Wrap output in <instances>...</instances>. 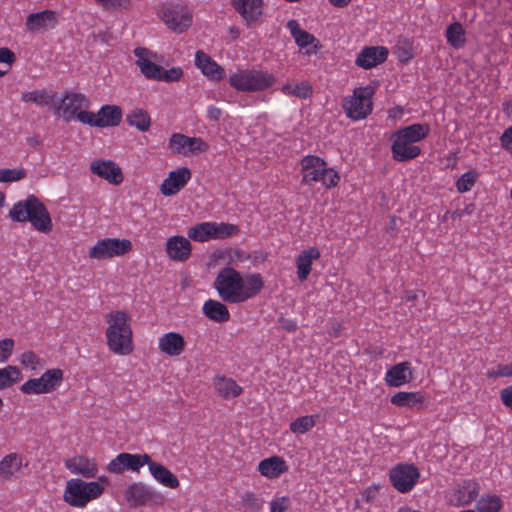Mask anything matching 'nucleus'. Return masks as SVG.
Here are the masks:
<instances>
[{"label":"nucleus","mask_w":512,"mask_h":512,"mask_svg":"<svg viewBox=\"0 0 512 512\" xmlns=\"http://www.w3.org/2000/svg\"><path fill=\"white\" fill-rule=\"evenodd\" d=\"M214 288L224 302L237 304L257 296L264 288V281L259 273L244 278L236 269L224 267L214 280Z\"/></svg>","instance_id":"nucleus-1"},{"label":"nucleus","mask_w":512,"mask_h":512,"mask_svg":"<svg viewBox=\"0 0 512 512\" xmlns=\"http://www.w3.org/2000/svg\"><path fill=\"white\" fill-rule=\"evenodd\" d=\"M108 324L106 330L107 345L115 354L128 355L133 351L130 316L123 310L112 311L105 315Z\"/></svg>","instance_id":"nucleus-2"},{"label":"nucleus","mask_w":512,"mask_h":512,"mask_svg":"<svg viewBox=\"0 0 512 512\" xmlns=\"http://www.w3.org/2000/svg\"><path fill=\"white\" fill-rule=\"evenodd\" d=\"M9 217L15 222H27L39 232L49 233L53 224L44 204L34 195L18 201L9 211Z\"/></svg>","instance_id":"nucleus-3"},{"label":"nucleus","mask_w":512,"mask_h":512,"mask_svg":"<svg viewBox=\"0 0 512 512\" xmlns=\"http://www.w3.org/2000/svg\"><path fill=\"white\" fill-rule=\"evenodd\" d=\"M302 184L310 185L320 182L326 188L335 187L339 180V174L332 168L327 167V163L315 155L305 156L301 160Z\"/></svg>","instance_id":"nucleus-4"},{"label":"nucleus","mask_w":512,"mask_h":512,"mask_svg":"<svg viewBox=\"0 0 512 512\" xmlns=\"http://www.w3.org/2000/svg\"><path fill=\"white\" fill-rule=\"evenodd\" d=\"M229 84L241 92H257L270 88L275 83L273 74L254 69L238 70L229 76Z\"/></svg>","instance_id":"nucleus-5"},{"label":"nucleus","mask_w":512,"mask_h":512,"mask_svg":"<svg viewBox=\"0 0 512 512\" xmlns=\"http://www.w3.org/2000/svg\"><path fill=\"white\" fill-rule=\"evenodd\" d=\"M104 491L99 482H85L73 478L66 482L64 501L72 507L84 508L91 500L98 498Z\"/></svg>","instance_id":"nucleus-6"},{"label":"nucleus","mask_w":512,"mask_h":512,"mask_svg":"<svg viewBox=\"0 0 512 512\" xmlns=\"http://www.w3.org/2000/svg\"><path fill=\"white\" fill-rule=\"evenodd\" d=\"M372 96L370 86L356 88L352 96L343 100L342 107L347 117L352 120L365 119L372 112Z\"/></svg>","instance_id":"nucleus-7"},{"label":"nucleus","mask_w":512,"mask_h":512,"mask_svg":"<svg viewBox=\"0 0 512 512\" xmlns=\"http://www.w3.org/2000/svg\"><path fill=\"white\" fill-rule=\"evenodd\" d=\"M124 498L130 508L146 505H163L165 502V497L160 492L143 482L130 484L124 492Z\"/></svg>","instance_id":"nucleus-8"},{"label":"nucleus","mask_w":512,"mask_h":512,"mask_svg":"<svg viewBox=\"0 0 512 512\" xmlns=\"http://www.w3.org/2000/svg\"><path fill=\"white\" fill-rule=\"evenodd\" d=\"M133 249L132 242L129 239L104 238L98 240L90 248L88 256L95 260H107L114 257H121Z\"/></svg>","instance_id":"nucleus-9"},{"label":"nucleus","mask_w":512,"mask_h":512,"mask_svg":"<svg viewBox=\"0 0 512 512\" xmlns=\"http://www.w3.org/2000/svg\"><path fill=\"white\" fill-rule=\"evenodd\" d=\"M63 377L64 373L61 369H48L41 377L32 378L23 383L20 390L26 395L51 393L61 385Z\"/></svg>","instance_id":"nucleus-10"},{"label":"nucleus","mask_w":512,"mask_h":512,"mask_svg":"<svg viewBox=\"0 0 512 512\" xmlns=\"http://www.w3.org/2000/svg\"><path fill=\"white\" fill-rule=\"evenodd\" d=\"M159 16L169 29L182 33L192 25V14L187 6L181 4L164 5Z\"/></svg>","instance_id":"nucleus-11"},{"label":"nucleus","mask_w":512,"mask_h":512,"mask_svg":"<svg viewBox=\"0 0 512 512\" xmlns=\"http://www.w3.org/2000/svg\"><path fill=\"white\" fill-rule=\"evenodd\" d=\"M419 477V470L412 464H398L389 472L393 487L400 493L411 491Z\"/></svg>","instance_id":"nucleus-12"},{"label":"nucleus","mask_w":512,"mask_h":512,"mask_svg":"<svg viewBox=\"0 0 512 512\" xmlns=\"http://www.w3.org/2000/svg\"><path fill=\"white\" fill-rule=\"evenodd\" d=\"M90 106L89 99L81 93L65 92L60 100V104L55 106V114L63 117L64 120L70 121L77 117L82 109Z\"/></svg>","instance_id":"nucleus-13"},{"label":"nucleus","mask_w":512,"mask_h":512,"mask_svg":"<svg viewBox=\"0 0 512 512\" xmlns=\"http://www.w3.org/2000/svg\"><path fill=\"white\" fill-rule=\"evenodd\" d=\"M150 461L148 454H131L120 453L113 458L107 465L108 472L113 474H122L129 470L132 472H139L140 468L147 465Z\"/></svg>","instance_id":"nucleus-14"},{"label":"nucleus","mask_w":512,"mask_h":512,"mask_svg":"<svg viewBox=\"0 0 512 512\" xmlns=\"http://www.w3.org/2000/svg\"><path fill=\"white\" fill-rule=\"evenodd\" d=\"M208 147V144L201 138L188 137L180 133H174L169 139V148L173 153L184 156L190 153L206 152Z\"/></svg>","instance_id":"nucleus-15"},{"label":"nucleus","mask_w":512,"mask_h":512,"mask_svg":"<svg viewBox=\"0 0 512 512\" xmlns=\"http://www.w3.org/2000/svg\"><path fill=\"white\" fill-rule=\"evenodd\" d=\"M134 55L137 58L136 65L147 79L156 81L161 79L163 67L154 62L157 58L156 53L147 48L137 47L134 49Z\"/></svg>","instance_id":"nucleus-16"},{"label":"nucleus","mask_w":512,"mask_h":512,"mask_svg":"<svg viewBox=\"0 0 512 512\" xmlns=\"http://www.w3.org/2000/svg\"><path fill=\"white\" fill-rule=\"evenodd\" d=\"M58 13L54 10H43L31 13L26 18V29L31 33L54 29L58 25Z\"/></svg>","instance_id":"nucleus-17"},{"label":"nucleus","mask_w":512,"mask_h":512,"mask_svg":"<svg viewBox=\"0 0 512 512\" xmlns=\"http://www.w3.org/2000/svg\"><path fill=\"white\" fill-rule=\"evenodd\" d=\"M90 170L113 185H119L124 180L121 168L112 160L96 159L91 162Z\"/></svg>","instance_id":"nucleus-18"},{"label":"nucleus","mask_w":512,"mask_h":512,"mask_svg":"<svg viewBox=\"0 0 512 512\" xmlns=\"http://www.w3.org/2000/svg\"><path fill=\"white\" fill-rule=\"evenodd\" d=\"M391 152L395 161L406 162L417 158L421 154V148L413 142L403 138L397 131L392 134Z\"/></svg>","instance_id":"nucleus-19"},{"label":"nucleus","mask_w":512,"mask_h":512,"mask_svg":"<svg viewBox=\"0 0 512 512\" xmlns=\"http://www.w3.org/2000/svg\"><path fill=\"white\" fill-rule=\"evenodd\" d=\"M388 49L383 46L364 47L357 55L355 64L363 69H371L386 61Z\"/></svg>","instance_id":"nucleus-20"},{"label":"nucleus","mask_w":512,"mask_h":512,"mask_svg":"<svg viewBox=\"0 0 512 512\" xmlns=\"http://www.w3.org/2000/svg\"><path fill=\"white\" fill-rule=\"evenodd\" d=\"M231 4L247 25L259 22L263 14V0H231Z\"/></svg>","instance_id":"nucleus-21"},{"label":"nucleus","mask_w":512,"mask_h":512,"mask_svg":"<svg viewBox=\"0 0 512 512\" xmlns=\"http://www.w3.org/2000/svg\"><path fill=\"white\" fill-rule=\"evenodd\" d=\"M190 179L191 171L186 167L171 171L168 177L162 182L160 191L165 196H172L178 193Z\"/></svg>","instance_id":"nucleus-22"},{"label":"nucleus","mask_w":512,"mask_h":512,"mask_svg":"<svg viewBox=\"0 0 512 512\" xmlns=\"http://www.w3.org/2000/svg\"><path fill=\"white\" fill-rule=\"evenodd\" d=\"M65 467L73 474L84 478H94L98 474V465L93 458L77 455L65 461Z\"/></svg>","instance_id":"nucleus-23"},{"label":"nucleus","mask_w":512,"mask_h":512,"mask_svg":"<svg viewBox=\"0 0 512 512\" xmlns=\"http://www.w3.org/2000/svg\"><path fill=\"white\" fill-rule=\"evenodd\" d=\"M185 339L177 332H168L162 335L158 340L159 350L170 357L181 355L185 350Z\"/></svg>","instance_id":"nucleus-24"},{"label":"nucleus","mask_w":512,"mask_h":512,"mask_svg":"<svg viewBox=\"0 0 512 512\" xmlns=\"http://www.w3.org/2000/svg\"><path fill=\"white\" fill-rule=\"evenodd\" d=\"M166 253L174 261L184 262L191 254V243L183 236H172L166 242Z\"/></svg>","instance_id":"nucleus-25"},{"label":"nucleus","mask_w":512,"mask_h":512,"mask_svg":"<svg viewBox=\"0 0 512 512\" xmlns=\"http://www.w3.org/2000/svg\"><path fill=\"white\" fill-rule=\"evenodd\" d=\"M147 466L153 478L161 485L170 489H176L180 486L177 476L161 463L150 458Z\"/></svg>","instance_id":"nucleus-26"},{"label":"nucleus","mask_w":512,"mask_h":512,"mask_svg":"<svg viewBox=\"0 0 512 512\" xmlns=\"http://www.w3.org/2000/svg\"><path fill=\"white\" fill-rule=\"evenodd\" d=\"M412 379V371L410 363L405 361L392 366L385 376L387 385L391 387H400L409 383Z\"/></svg>","instance_id":"nucleus-27"},{"label":"nucleus","mask_w":512,"mask_h":512,"mask_svg":"<svg viewBox=\"0 0 512 512\" xmlns=\"http://www.w3.org/2000/svg\"><path fill=\"white\" fill-rule=\"evenodd\" d=\"M195 64L201 69L204 75L212 80H220L225 75L224 69L203 51L196 52Z\"/></svg>","instance_id":"nucleus-28"},{"label":"nucleus","mask_w":512,"mask_h":512,"mask_svg":"<svg viewBox=\"0 0 512 512\" xmlns=\"http://www.w3.org/2000/svg\"><path fill=\"white\" fill-rule=\"evenodd\" d=\"M320 258V251L316 247L303 250L296 258L297 277L300 281H305L310 272L314 260Z\"/></svg>","instance_id":"nucleus-29"},{"label":"nucleus","mask_w":512,"mask_h":512,"mask_svg":"<svg viewBox=\"0 0 512 512\" xmlns=\"http://www.w3.org/2000/svg\"><path fill=\"white\" fill-rule=\"evenodd\" d=\"M259 472L270 479L278 478L281 474L288 471V466L283 458L272 456L260 461L258 465Z\"/></svg>","instance_id":"nucleus-30"},{"label":"nucleus","mask_w":512,"mask_h":512,"mask_svg":"<svg viewBox=\"0 0 512 512\" xmlns=\"http://www.w3.org/2000/svg\"><path fill=\"white\" fill-rule=\"evenodd\" d=\"M203 314L215 322H227L230 319V313L226 305L220 301L209 299L203 305Z\"/></svg>","instance_id":"nucleus-31"},{"label":"nucleus","mask_w":512,"mask_h":512,"mask_svg":"<svg viewBox=\"0 0 512 512\" xmlns=\"http://www.w3.org/2000/svg\"><path fill=\"white\" fill-rule=\"evenodd\" d=\"M213 384L218 394L224 399L235 398L242 393L241 386L232 378L217 376L214 378Z\"/></svg>","instance_id":"nucleus-32"},{"label":"nucleus","mask_w":512,"mask_h":512,"mask_svg":"<svg viewBox=\"0 0 512 512\" xmlns=\"http://www.w3.org/2000/svg\"><path fill=\"white\" fill-rule=\"evenodd\" d=\"M425 400L421 392H397L391 397V403L400 407L420 409Z\"/></svg>","instance_id":"nucleus-33"},{"label":"nucleus","mask_w":512,"mask_h":512,"mask_svg":"<svg viewBox=\"0 0 512 512\" xmlns=\"http://www.w3.org/2000/svg\"><path fill=\"white\" fill-rule=\"evenodd\" d=\"M100 127L118 126L122 120V110L116 105H104L98 111Z\"/></svg>","instance_id":"nucleus-34"},{"label":"nucleus","mask_w":512,"mask_h":512,"mask_svg":"<svg viewBox=\"0 0 512 512\" xmlns=\"http://www.w3.org/2000/svg\"><path fill=\"white\" fill-rule=\"evenodd\" d=\"M126 121L130 126H134L142 132L149 130L151 118L148 112L142 108H134L126 115Z\"/></svg>","instance_id":"nucleus-35"},{"label":"nucleus","mask_w":512,"mask_h":512,"mask_svg":"<svg viewBox=\"0 0 512 512\" xmlns=\"http://www.w3.org/2000/svg\"><path fill=\"white\" fill-rule=\"evenodd\" d=\"M397 132L401 134L403 138L415 144L428 136L430 127L428 124L415 123L399 129Z\"/></svg>","instance_id":"nucleus-36"},{"label":"nucleus","mask_w":512,"mask_h":512,"mask_svg":"<svg viewBox=\"0 0 512 512\" xmlns=\"http://www.w3.org/2000/svg\"><path fill=\"white\" fill-rule=\"evenodd\" d=\"M287 28L300 48H305L316 41V38L309 32L301 29L299 23L294 19L287 22Z\"/></svg>","instance_id":"nucleus-37"},{"label":"nucleus","mask_w":512,"mask_h":512,"mask_svg":"<svg viewBox=\"0 0 512 512\" xmlns=\"http://www.w3.org/2000/svg\"><path fill=\"white\" fill-rule=\"evenodd\" d=\"M447 43L455 49L462 48L465 45V30L461 23L454 22L450 24L445 31Z\"/></svg>","instance_id":"nucleus-38"},{"label":"nucleus","mask_w":512,"mask_h":512,"mask_svg":"<svg viewBox=\"0 0 512 512\" xmlns=\"http://www.w3.org/2000/svg\"><path fill=\"white\" fill-rule=\"evenodd\" d=\"M22 459L17 453H11L5 456L0 462V475L5 479H10L20 470Z\"/></svg>","instance_id":"nucleus-39"},{"label":"nucleus","mask_w":512,"mask_h":512,"mask_svg":"<svg viewBox=\"0 0 512 512\" xmlns=\"http://www.w3.org/2000/svg\"><path fill=\"white\" fill-rule=\"evenodd\" d=\"M212 222H203L191 227L188 230V237L194 241L206 242L214 239Z\"/></svg>","instance_id":"nucleus-40"},{"label":"nucleus","mask_w":512,"mask_h":512,"mask_svg":"<svg viewBox=\"0 0 512 512\" xmlns=\"http://www.w3.org/2000/svg\"><path fill=\"white\" fill-rule=\"evenodd\" d=\"M479 494V485L473 480L464 481L458 489V500L463 505L470 504Z\"/></svg>","instance_id":"nucleus-41"},{"label":"nucleus","mask_w":512,"mask_h":512,"mask_svg":"<svg viewBox=\"0 0 512 512\" xmlns=\"http://www.w3.org/2000/svg\"><path fill=\"white\" fill-rule=\"evenodd\" d=\"M55 93H51L47 90H34L31 92H25L21 95L23 102H33L37 105L48 106L52 103Z\"/></svg>","instance_id":"nucleus-42"},{"label":"nucleus","mask_w":512,"mask_h":512,"mask_svg":"<svg viewBox=\"0 0 512 512\" xmlns=\"http://www.w3.org/2000/svg\"><path fill=\"white\" fill-rule=\"evenodd\" d=\"M282 92L286 95H292L298 98H308L312 95V86L307 81H302L296 84H285L282 87Z\"/></svg>","instance_id":"nucleus-43"},{"label":"nucleus","mask_w":512,"mask_h":512,"mask_svg":"<svg viewBox=\"0 0 512 512\" xmlns=\"http://www.w3.org/2000/svg\"><path fill=\"white\" fill-rule=\"evenodd\" d=\"M20 370L16 366L0 368V390L11 387L20 379Z\"/></svg>","instance_id":"nucleus-44"},{"label":"nucleus","mask_w":512,"mask_h":512,"mask_svg":"<svg viewBox=\"0 0 512 512\" xmlns=\"http://www.w3.org/2000/svg\"><path fill=\"white\" fill-rule=\"evenodd\" d=\"M315 417L313 415H306L295 419L290 423V430L295 434H304L310 431L315 426Z\"/></svg>","instance_id":"nucleus-45"},{"label":"nucleus","mask_w":512,"mask_h":512,"mask_svg":"<svg viewBox=\"0 0 512 512\" xmlns=\"http://www.w3.org/2000/svg\"><path fill=\"white\" fill-rule=\"evenodd\" d=\"M501 506L502 501L496 495H487L477 502L478 512H498Z\"/></svg>","instance_id":"nucleus-46"},{"label":"nucleus","mask_w":512,"mask_h":512,"mask_svg":"<svg viewBox=\"0 0 512 512\" xmlns=\"http://www.w3.org/2000/svg\"><path fill=\"white\" fill-rule=\"evenodd\" d=\"M213 224V236L214 239H225L228 238L234 234H237L239 229L236 225L229 224V223H216L212 222Z\"/></svg>","instance_id":"nucleus-47"},{"label":"nucleus","mask_w":512,"mask_h":512,"mask_svg":"<svg viewBox=\"0 0 512 512\" xmlns=\"http://www.w3.org/2000/svg\"><path fill=\"white\" fill-rule=\"evenodd\" d=\"M476 171H468L461 175L456 182V188L459 193H465L471 190L477 180Z\"/></svg>","instance_id":"nucleus-48"},{"label":"nucleus","mask_w":512,"mask_h":512,"mask_svg":"<svg viewBox=\"0 0 512 512\" xmlns=\"http://www.w3.org/2000/svg\"><path fill=\"white\" fill-rule=\"evenodd\" d=\"M103 9L108 11L130 10L132 0H94Z\"/></svg>","instance_id":"nucleus-49"},{"label":"nucleus","mask_w":512,"mask_h":512,"mask_svg":"<svg viewBox=\"0 0 512 512\" xmlns=\"http://www.w3.org/2000/svg\"><path fill=\"white\" fill-rule=\"evenodd\" d=\"M27 176L25 169H0V182H15Z\"/></svg>","instance_id":"nucleus-50"},{"label":"nucleus","mask_w":512,"mask_h":512,"mask_svg":"<svg viewBox=\"0 0 512 512\" xmlns=\"http://www.w3.org/2000/svg\"><path fill=\"white\" fill-rule=\"evenodd\" d=\"M20 363L31 370H37L43 366L42 360L32 351L24 352L21 355Z\"/></svg>","instance_id":"nucleus-51"},{"label":"nucleus","mask_w":512,"mask_h":512,"mask_svg":"<svg viewBox=\"0 0 512 512\" xmlns=\"http://www.w3.org/2000/svg\"><path fill=\"white\" fill-rule=\"evenodd\" d=\"M76 119L89 126L100 127L98 113L95 114L82 109L79 114H77Z\"/></svg>","instance_id":"nucleus-52"},{"label":"nucleus","mask_w":512,"mask_h":512,"mask_svg":"<svg viewBox=\"0 0 512 512\" xmlns=\"http://www.w3.org/2000/svg\"><path fill=\"white\" fill-rule=\"evenodd\" d=\"M291 506L288 496L277 497L270 502V512H285Z\"/></svg>","instance_id":"nucleus-53"},{"label":"nucleus","mask_w":512,"mask_h":512,"mask_svg":"<svg viewBox=\"0 0 512 512\" xmlns=\"http://www.w3.org/2000/svg\"><path fill=\"white\" fill-rule=\"evenodd\" d=\"M183 76V71L180 67H173L171 69L165 70L162 68L161 79L159 81L164 82H175L179 81Z\"/></svg>","instance_id":"nucleus-54"},{"label":"nucleus","mask_w":512,"mask_h":512,"mask_svg":"<svg viewBox=\"0 0 512 512\" xmlns=\"http://www.w3.org/2000/svg\"><path fill=\"white\" fill-rule=\"evenodd\" d=\"M14 349V340L6 338L0 340V363L8 360Z\"/></svg>","instance_id":"nucleus-55"},{"label":"nucleus","mask_w":512,"mask_h":512,"mask_svg":"<svg viewBox=\"0 0 512 512\" xmlns=\"http://www.w3.org/2000/svg\"><path fill=\"white\" fill-rule=\"evenodd\" d=\"M243 503L245 504V506H247L248 508H250V509H252L254 511H258L262 507L261 500L259 498H257L251 492H248V493L244 494V496H243Z\"/></svg>","instance_id":"nucleus-56"},{"label":"nucleus","mask_w":512,"mask_h":512,"mask_svg":"<svg viewBox=\"0 0 512 512\" xmlns=\"http://www.w3.org/2000/svg\"><path fill=\"white\" fill-rule=\"evenodd\" d=\"M16 62L15 53L8 47H0V63L11 67Z\"/></svg>","instance_id":"nucleus-57"},{"label":"nucleus","mask_w":512,"mask_h":512,"mask_svg":"<svg viewBox=\"0 0 512 512\" xmlns=\"http://www.w3.org/2000/svg\"><path fill=\"white\" fill-rule=\"evenodd\" d=\"M500 141L503 148L512 151V125L504 131Z\"/></svg>","instance_id":"nucleus-58"},{"label":"nucleus","mask_w":512,"mask_h":512,"mask_svg":"<svg viewBox=\"0 0 512 512\" xmlns=\"http://www.w3.org/2000/svg\"><path fill=\"white\" fill-rule=\"evenodd\" d=\"M500 397L502 403L512 409V387H507L501 390Z\"/></svg>","instance_id":"nucleus-59"},{"label":"nucleus","mask_w":512,"mask_h":512,"mask_svg":"<svg viewBox=\"0 0 512 512\" xmlns=\"http://www.w3.org/2000/svg\"><path fill=\"white\" fill-rule=\"evenodd\" d=\"M377 494H378V487L377 486H371V487H368L367 489H365L362 493V498L368 502V503H372L375 498L377 497Z\"/></svg>","instance_id":"nucleus-60"},{"label":"nucleus","mask_w":512,"mask_h":512,"mask_svg":"<svg viewBox=\"0 0 512 512\" xmlns=\"http://www.w3.org/2000/svg\"><path fill=\"white\" fill-rule=\"evenodd\" d=\"M279 323L281 328L287 332H295L297 329V324L294 320L280 318Z\"/></svg>","instance_id":"nucleus-61"},{"label":"nucleus","mask_w":512,"mask_h":512,"mask_svg":"<svg viewBox=\"0 0 512 512\" xmlns=\"http://www.w3.org/2000/svg\"><path fill=\"white\" fill-rule=\"evenodd\" d=\"M222 115V111L220 108L216 106H209L207 109V117L210 120L218 121Z\"/></svg>","instance_id":"nucleus-62"},{"label":"nucleus","mask_w":512,"mask_h":512,"mask_svg":"<svg viewBox=\"0 0 512 512\" xmlns=\"http://www.w3.org/2000/svg\"><path fill=\"white\" fill-rule=\"evenodd\" d=\"M498 375H500L501 377L512 376V363L510 365H499Z\"/></svg>","instance_id":"nucleus-63"},{"label":"nucleus","mask_w":512,"mask_h":512,"mask_svg":"<svg viewBox=\"0 0 512 512\" xmlns=\"http://www.w3.org/2000/svg\"><path fill=\"white\" fill-rule=\"evenodd\" d=\"M333 6L344 8L349 5L351 0H328Z\"/></svg>","instance_id":"nucleus-64"}]
</instances>
